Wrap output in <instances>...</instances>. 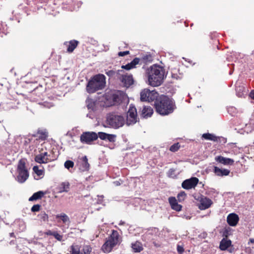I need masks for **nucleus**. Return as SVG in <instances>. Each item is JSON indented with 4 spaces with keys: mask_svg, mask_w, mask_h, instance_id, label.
<instances>
[{
    "mask_svg": "<svg viewBox=\"0 0 254 254\" xmlns=\"http://www.w3.org/2000/svg\"><path fill=\"white\" fill-rule=\"evenodd\" d=\"M146 73L148 84L153 87L160 86L166 77L164 68L157 64L150 66Z\"/></svg>",
    "mask_w": 254,
    "mask_h": 254,
    "instance_id": "f257e3e1",
    "label": "nucleus"
},
{
    "mask_svg": "<svg viewBox=\"0 0 254 254\" xmlns=\"http://www.w3.org/2000/svg\"><path fill=\"white\" fill-rule=\"evenodd\" d=\"M174 101L166 96H161L155 101L156 112L161 115H168L175 109Z\"/></svg>",
    "mask_w": 254,
    "mask_h": 254,
    "instance_id": "f03ea898",
    "label": "nucleus"
},
{
    "mask_svg": "<svg viewBox=\"0 0 254 254\" xmlns=\"http://www.w3.org/2000/svg\"><path fill=\"white\" fill-rule=\"evenodd\" d=\"M106 84V77L104 75L98 74L92 77L88 81L86 86L87 92L93 93L103 89Z\"/></svg>",
    "mask_w": 254,
    "mask_h": 254,
    "instance_id": "7ed1b4c3",
    "label": "nucleus"
},
{
    "mask_svg": "<svg viewBox=\"0 0 254 254\" xmlns=\"http://www.w3.org/2000/svg\"><path fill=\"white\" fill-rule=\"evenodd\" d=\"M105 123L108 127L117 129L124 125L125 118L121 115L112 113L107 115Z\"/></svg>",
    "mask_w": 254,
    "mask_h": 254,
    "instance_id": "20e7f679",
    "label": "nucleus"
},
{
    "mask_svg": "<svg viewBox=\"0 0 254 254\" xmlns=\"http://www.w3.org/2000/svg\"><path fill=\"white\" fill-rule=\"evenodd\" d=\"M120 244L119 233L115 230H113L112 233L108 238L102 247V250L104 253H110L113 248Z\"/></svg>",
    "mask_w": 254,
    "mask_h": 254,
    "instance_id": "39448f33",
    "label": "nucleus"
},
{
    "mask_svg": "<svg viewBox=\"0 0 254 254\" xmlns=\"http://www.w3.org/2000/svg\"><path fill=\"white\" fill-rule=\"evenodd\" d=\"M18 175L16 178V181L19 183H24L29 177V172L26 166V160L20 159L18 163L17 167Z\"/></svg>",
    "mask_w": 254,
    "mask_h": 254,
    "instance_id": "423d86ee",
    "label": "nucleus"
},
{
    "mask_svg": "<svg viewBox=\"0 0 254 254\" xmlns=\"http://www.w3.org/2000/svg\"><path fill=\"white\" fill-rule=\"evenodd\" d=\"M107 100H110V105H116L121 103H126L128 99L126 94L123 91L118 90L107 96Z\"/></svg>",
    "mask_w": 254,
    "mask_h": 254,
    "instance_id": "0eeeda50",
    "label": "nucleus"
},
{
    "mask_svg": "<svg viewBox=\"0 0 254 254\" xmlns=\"http://www.w3.org/2000/svg\"><path fill=\"white\" fill-rule=\"evenodd\" d=\"M137 119L136 109L134 106L130 105L127 115V125L129 126L134 124L136 123Z\"/></svg>",
    "mask_w": 254,
    "mask_h": 254,
    "instance_id": "6e6552de",
    "label": "nucleus"
},
{
    "mask_svg": "<svg viewBox=\"0 0 254 254\" xmlns=\"http://www.w3.org/2000/svg\"><path fill=\"white\" fill-rule=\"evenodd\" d=\"M92 248L90 246L84 245L79 247L78 245H72L71 246V254H90Z\"/></svg>",
    "mask_w": 254,
    "mask_h": 254,
    "instance_id": "1a4fd4ad",
    "label": "nucleus"
},
{
    "mask_svg": "<svg viewBox=\"0 0 254 254\" xmlns=\"http://www.w3.org/2000/svg\"><path fill=\"white\" fill-rule=\"evenodd\" d=\"M157 93H154L148 89H144L140 93V100L141 101L151 102L157 97Z\"/></svg>",
    "mask_w": 254,
    "mask_h": 254,
    "instance_id": "9d476101",
    "label": "nucleus"
},
{
    "mask_svg": "<svg viewBox=\"0 0 254 254\" xmlns=\"http://www.w3.org/2000/svg\"><path fill=\"white\" fill-rule=\"evenodd\" d=\"M97 138L98 135L94 132H84L80 136L81 141L86 143H90L91 142L96 140Z\"/></svg>",
    "mask_w": 254,
    "mask_h": 254,
    "instance_id": "9b49d317",
    "label": "nucleus"
},
{
    "mask_svg": "<svg viewBox=\"0 0 254 254\" xmlns=\"http://www.w3.org/2000/svg\"><path fill=\"white\" fill-rule=\"evenodd\" d=\"M198 182V179L197 178L192 177L183 181L182 184V187L184 189H191L194 188L197 185Z\"/></svg>",
    "mask_w": 254,
    "mask_h": 254,
    "instance_id": "f8f14e48",
    "label": "nucleus"
},
{
    "mask_svg": "<svg viewBox=\"0 0 254 254\" xmlns=\"http://www.w3.org/2000/svg\"><path fill=\"white\" fill-rule=\"evenodd\" d=\"M212 204V201L210 199L202 196L199 200L198 208L201 210H205L210 207Z\"/></svg>",
    "mask_w": 254,
    "mask_h": 254,
    "instance_id": "ddd939ff",
    "label": "nucleus"
},
{
    "mask_svg": "<svg viewBox=\"0 0 254 254\" xmlns=\"http://www.w3.org/2000/svg\"><path fill=\"white\" fill-rule=\"evenodd\" d=\"M120 80L123 85L126 87H129L133 83L132 75L131 74L123 75Z\"/></svg>",
    "mask_w": 254,
    "mask_h": 254,
    "instance_id": "4468645a",
    "label": "nucleus"
},
{
    "mask_svg": "<svg viewBox=\"0 0 254 254\" xmlns=\"http://www.w3.org/2000/svg\"><path fill=\"white\" fill-rule=\"evenodd\" d=\"M239 221V217L234 213L229 214L227 217V222L231 226H236Z\"/></svg>",
    "mask_w": 254,
    "mask_h": 254,
    "instance_id": "2eb2a0df",
    "label": "nucleus"
},
{
    "mask_svg": "<svg viewBox=\"0 0 254 254\" xmlns=\"http://www.w3.org/2000/svg\"><path fill=\"white\" fill-rule=\"evenodd\" d=\"M153 113L152 108L148 106H144L141 110V116L144 118L150 117Z\"/></svg>",
    "mask_w": 254,
    "mask_h": 254,
    "instance_id": "dca6fc26",
    "label": "nucleus"
},
{
    "mask_svg": "<svg viewBox=\"0 0 254 254\" xmlns=\"http://www.w3.org/2000/svg\"><path fill=\"white\" fill-rule=\"evenodd\" d=\"M169 202L171 205L172 209L177 211L181 210L182 206L179 204L177 200L175 197H170L169 198Z\"/></svg>",
    "mask_w": 254,
    "mask_h": 254,
    "instance_id": "f3484780",
    "label": "nucleus"
},
{
    "mask_svg": "<svg viewBox=\"0 0 254 254\" xmlns=\"http://www.w3.org/2000/svg\"><path fill=\"white\" fill-rule=\"evenodd\" d=\"M79 168L81 171H86L89 169V164L86 156L82 157L80 162H79Z\"/></svg>",
    "mask_w": 254,
    "mask_h": 254,
    "instance_id": "a211bd4d",
    "label": "nucleus"
},
{
    "mask_svg": "<svg viewBox=\"0 0 254 254\" xmlns=\"http://www.w3.org/2000/svg\"><path fill=\"white\" fill-rule=\"evenodd\" d=\"M79 42L75 40H71L69 42H66L64 45L67 46V51L69 53L72 52L76 48Z\"/></svg>",
    "mask_w": 254,
    "mask_h": 254,
    "instance_id": "6ab92c4d",
    "label": "nucleus"
},
{
    "mask_svg": "<svg viewBox=\"0 0 254 254\" xmlns=\"http://www.w3.org/2000/svg\"><path fill=\"white\" fill-rule=\"evenodd\" d=\"M217 162L224 165H232L234 163V160L230 158H225L221 156H217L215 158Z\"/></svg>",
    "mask_w": 254,
    "mask_h": 254,
    "instance_id": "aec40b11",
    "label": "nucleus"
},
{
    "mask_svg": "<svg viewBox=\"0 0 254 254\" xmlns=\"http://www.w3.org/2000/svg\"><path fill=\"white\" fill-rule=\"evenodd\" d=\"M140 62V59L138 58H134L130 63L125 65H122V68L127 70H129L135 67V65Z\"/></svg>",
    "mask_w": 254,
    "mask_h": 254,
    "instance_id": "412c9836",
    "label": "nucleus"
},
{
    "mask_svg": "<svg viewBox=\"0 0 254 254\" xmlns=\"http://www.w3.org/2000/svg\"><path fill=\"white\" fill-rule=\"evenodd\" d=\"M214 172L218 176H228L230 173V171L228 169H221L217 167H215Z\"/></svg>",
    "mask_w": 254,
    "mask_h": 254,
    "instance_id": "4be33fe9",
    "label": "nucleus"
},
{
    "mask_svg": "<svg viewBox=\"0 0 254 254\" xmlns=\"http://www.w3.org/2000/svg\"><path fill=\"white\" fill-rule=\"evenodd\" d=\"M231 245V241L230 240L223 239L220 243L219 248L222 251L226 250Z\"/></svg>",
    "mask_w": 254,
    "mask_h": 254,
    "instance_id": "5701e85b",
    "label": "nucleus"
},
{
    "mask_svg": "<svg viewBox=\"0 0 254 254\" xmlns=\"http://www.w3.org/2000/svg\"><path fill=\"white\" fill-rule=\"evenodd\" d=\"M131 248L135 253L140 252L143 249L142 244L138 241H136L135 243H132Z\"/></svg>",
    "mask_w": 254,
    "mask_h": 254,
    "instance_id": "b1692460",
    "label": "nucleus"
},
{
    "mask_svg": "<svg viewBox=\"0 0 254 254\" xmlns=\"http://www.w3.org/2000/svg\"><path fill=\"white\" fill-rule=\"evenodd\" d=\"M35 161L38 163L42 164L48 163L49 161V159L48 157H45V156L40 154L35 156Z\"/></svg>",
    "mask_w": 254,
    "mask_h": 254,
    "instance_id": "393cba45",
    "label": "nucleus"
},
{
    "mask_svg": "<svg viewBox=\"0 0 254 254\" xmlns=\"http://www.w3.org/2000/svg\"><path fill=\"white\" fill-rule=\"evenodd\" d=\"M153 61V57L150 54H145L142 55L141 58L140 59V62L144 64L150 63Z\"/></svg>",
    "mask_w": 254,
    "mask_h": 254,
    "instance_id": "a878e982",
    "label": "nucleus"
},
{
    "mask_svg": "<svg viewBox=\"0 0 254 254\" xmlns=\"http://www.w3.org/2000/svg\"><path fill=\"white\" fill-rule=\"evenodd\" d=\"M33 172L37 175L38 177V178H36L35 177V179L39 180L40 178H42L44 176V171L43 169H39L38 166H35L33 168Z\"/></svg>",
    "mask_w": 254,
    "mask_h": 254,
    "instance_id": "bb28decb",
    "label": "nucleus"
},
{
    "mask_svg": "<svg viewBox=\"0 0 254 254\" xmlns=\"http://www.w3.org/2000/svg\"><path fill=\"white\" fill-rule=\"evenodd\" d=\"M45 193L43 191H39L34 193L29 198V201H32L41 198Z\"/></svg>",
    "mask_w": 254,
    "mask_h": 254,
    "instance_id": "cd10ccee",
    "label": "nucleus"
},
{
    "mask_svg": "<svg viewBox=\"0 0 254 254\" xmlns=\"http://www.w3.org/2000/svg\"><path fill=\"white\" fill-rule=\"evenodd\" d=\"M56 217L57 219L60 218L63 222L65 224H68L70 223V220L68 216L64 213L57 214L56 216Z\"/></svg>",
    "mask_w": 254,
    "mask_h": 254,
    "instance_id": "c85d7f7f",
    "label": "nucleus"
},
{
    "mask_svg": "<svg viewBox=\"0 0 254 254\" xmlns=\"http://www.w3.org/2000/svg\"><path fill=\"white\" fill-rule=\"evenodd\" d=\"M202 137L205 139L214 141H218V137L217 136L209 133L203 134Z\"/></svg>",
    "mask_w": 254,
    "mask_h": 254,
    "instance_id": "c756f323",
    "label": "nucleus"
},
{
    "mask_svg": "<svg viewBox=\"0 0 254 254\" xmlns=\"http://www.w3.org/2000/svg\"><path fill=\"white\" fill-rule=\"evenodd\" d=\"M86 103L88 109H90L92 111L96 109V103L94 100L88 98L86 100Z\"/></svg>",
    "mask_w": 254,
    "mask_h": 254,
    "instance_id": "7c9ffc66",
    "label": "nucleus"
},
{
    "mask_svg": "<svg viewBox=\"0 0 254 254\" xmlns=\"http://www.w3.org/2000/svg\"><path fill=\"white\" fill-rule=\"evenodd\" d=\"M236 95L239 97H242L244 96L245 91L243 86H237L236 88Z\"/></svg>",
    "mask_w": 254,
    "mask_h": 254,
    "instance_id": "2f4dec72",
    "label": "nucleus"
},
{
    "mask_svg": "<svg viewBox=\"0 0 254 254\" xmlns=\"http://www.w3.org/2000/svg\"><path fill=\"white\" fill-rule=\"evenodd\" d=\"M69 184L68 183L63 182L61 184L60 188V192H67L69 190Z\"/></svg>",
    "mask_w": 254,
    "mask_h": 254,
    "instance_id": "473e14b6",
    "label": "nucleus"
},
{
    "mask_svg": "<svg viewBox=\"0 0 254 254\" xmlns=\"http://www.w3.org/2000/svg\"><path fill=\"white\" fill-rule=\"evenodd\" d=\"M38 217L41 221L45 222L48 221V215L44 211H42L39 214H38Z\"/></svg>",
    "mask_w": 254,
    "mask_h": 254,
    "instance_id": "72a5a7b5",
    "label": "nucleus"
},
{
    "mask_svg": "<svg viewBox=\"0 0 254 254\" xmlns=\"http://www.w3.org/2000/svg\"><path fill=\"white\" fill-rule=\"evenodd\" d=\"M3 34H6V26L1 23H0V36L2 37Z\"/></svg>",
    "mask_w": 254,
    "mask_h": 254,
    "instance_id": "f704fd0d",
    "label": "nucleus"
},
{
    "mask_svg": "<svg viewBox=\"0 0 254 254\" xmlns=\"http://www.w3.org/2000/svg\"><path fill=\"white\" fill-rule=\"evenodd\" d=\"M187 194L185 193V191H182L180 193H178L177 195V198L179 202H182L184 201L186 197Z\"/></svg>",
    "mask_w": 254,
    "mask_h": 254,
    "instance_id": "c9c22d12",
    "label": "nucleus"
},
{
    "mask_svg": "<svg viewBox=\"0 0 254 254\" xmlns=\"http://www.w3.org/2000/svg\"><path fill=\"white\" fill-rule=\"evenodd\" d=\"M64 167L69 170L70 168H72L74 166V162L70 160H67L64 162Z\"/></svg>",
    "mask_w": 254,
    "mask_h": 254,
    "instance_id": "e433bc0d",
    "label": "nucleus"
},
{
    "mask_svg": "<svg viewBox=\"0 0 254 254\" xmlns=\"http://www.w3.org/2000/svg\"><path fill=\"white\" fill-rule=\"evenodd\" d=\"M180 147V145L179 143H176L171 146L170 147V150L172 152H176L177 151L179 148Z\"/></svg>",
    "mask_w": 254,
    "mask_h": 254,
    "instance_id": "4c0bfd02",
    "label": "nucleus"
},
{
    "mask_svg": "<svg viewBox=\"0 0 254 254\" xmlns=\"http://www.w3.org/2000/svg\"><path fill=\"white\" fill-rule=\"evenodd\" d=\"M53 237H54V238L59 241H60V242L64 241V239H63V235L60 234L57 231H55V233Z\"/></svg>",
    "mask_w": 254,
    "mask_h": 254,
    "instance_id": "58836bf2",
    "label": "nucleus"
},
{
    "mask_svg": "<svg viewBox=\"0 0 254 254\" xmlns=\"http://www.w3.org/2000/svg\"><path fill=\"white\" fill-rule=\"evenodd\" d=\"M116 135L107 133L106 136V140H108L110 142H115L116 140Z\"/></svg>",
    "mask_w": 254,
    "mask_h": 254,
    "instance_id": "ea45409f",
    "label": "nucleus"
},
{
    "mask_svg": "<svg viewBox=\"0 0 254 254\" xmlns=\"http://www.w3.org/2000/svg\"><path fill=\"white\" fill-rule=\"evenodd\" d=\"M41 207V205L40 204H35L34 205L31 209V210L32 212H38L40 210Z\"/></svg>",
    "mask_w": 254,
    "mask_h": 254,
    "instance_id": "a19ab883",
    "label": "nucleus"
},
{
    "mask_svg": "<svg viewBox=\"0 0 254 254\" xmlns=\"http://www.w3.org/2000/svg\"><path fill=\"white\" fill-rule=\"evenodd\" d=\"M107 133L103 132H99L98 137H99L102 140H106V136Z\"/></svg>",
    "mask_w": 254,
    "mask_h": 254,
    "instance_id": "79ce46f5",
    "label": "nucleus"
},
{
    "mask_svg": "<svg viewBox=\"0 0 254 254\" xmlns=\"http://www.w3.org/2000/svg\"><path fill=\"white\" fill-rule=\"evenodd\" d=\"M44 107L50 108L51 107L54 106V104L52 103H50L48 102H44L41 104Z\"/></svg>",
    "mask_w": 254,
    "mask_h": 254,
    "instance_id": "37998d69",
    "label": "nucleus"
},
{
    "mask_svg": "<svg viewBox=\"0 0 254 254\" xmlns=\"http://www.w3.org/2000/svg\"><path fill=\"white\" fill-rule=\"evenodd\" d=\"M172 78L176 79H180L182 78V76L178 75L177 73L172 72Z\"/></svg>",
    "mask_w": 254,
    "mask_h": 254,
    "instance_id": "c03bdc74",
    "label": "nucleus"
},
{
    "mask_svg": "<svg viewBox=\"0 0 254 254\" xmlns=\"http://www.w3.org/2000/svg\"><path fill=\"white\" fill-rule=\"evenodd\" d=\"M177 251H178V253H179L180 254H182L184 251L183 247L180 246V245H178L177 246Z\"/></svg>",
    "mask_w": 254,
    "mask_h": 254,
    "instance_id": "a18cd8bd",
    "label": "nucleus"
},
{
    "mask_svg": "<svg viewBox=\"0 0 254 254\" xmlns=\"http://www.w3.org/2000/svg\"><path fill=\"white\" fill-rule=\"evenodd\" d=\"M128 54H129V51L120 52L118 53V55L119 56L123 57V56L128 55Z\"/></svg>",
    "mask_w": 254,
    "mask_h": 254,
    "instance_id": "49530a36",
    "label": "nucleus"
},
{
    "mask_svg": "<svg viewBox=\"0 0 254 254\" xmlns=\"http://www.w3.org/2000/svg\"><path fill=\"white\" fill-rule=\"evenodd\" d=\"M47 1H48V0H34L35 4H37L38 3H46V2H47Z\"/></svg>",
    "mask_w": 254,
    "mask_h": 254,
    "instance_id": "de8ad7c7",
    "label": "nucleus"
},
{
    "mask_svg": "<svg viewBox=\"0 0 254 254\" xmlns=\"http://www.w3.org/2000/svg\"><path fill=\"white\" fill-rule=\"evenodd\" d=\"M175 170L174 169H170L168 173V175L169 177H172L174 175Z\"/></svg>",
    "mask_w": 254,
    "mask_h": 254,
    "instance_id": "09e8293b",
    "label": "nucleus"
},
{
    "mask_svg": "<svg viewBox=\"0 0 254 254\" xmlns=\"http://www.w3.org/2000/svg\"><path fill=\"white\" fill-rule=\"evenodd\" d=\"M4 108H5V110H9L13 107L10 105V103H7L5 105V107Z\"/></svg>",
    "mask_w": 254,
    "mask_h": 254,
    "instance_id": "8fccbe9b",
    "label": "nucleus"
},
{
    "mask_svg": "<svg viewBox=\"0 0 254 254\" xmlns=\"http://www.w3.org/2000/svg\"><path fill=\"white\" fill-rule=\"evenodd\" d=\"M55 231H51V230H49V231H48L46 233V235H49V236H54V234H55Z\"/></svg>",
    "mask_w": 254,
    "mask_h": 254,
    "instance_id": "3c124183",
    "label": "nucleus"
},
{
    "mask_svg": "<svg viewBox=\"0 0 254 254\" xmlns=\"http://www.w3.org/2000/svg\"><path fill=\"white\" fill-rule=\"evenodd\" d=\"M250 97L253 99H254V90H252L250 93Z\"/></svg>",
    "mask_w": 254,
    "mask_h": 254,
    "instance_id": "603ef678",
    "label": "nucleus"
},
{
    "mask_svg": "<svg viewBox=\"0 0 254 254\" xmlns=\"http://www.w3.org/2000/svg\"><path fill=\"white\" fill-rule=\"evenodd\" d=\"M236 110V109L233 107H230L228 108V112L230 113V112H234Z\"/></svg>",
    "mask_w": 254,
    "mask_h": 254,
    "instance_id": "864d4df0",
    "label": "nucleus"
},
{
    "mask_svg": "<svg viewBox=\"0 0 254 254\" xmlns=\"http://www.w3.org/2000/svg\"><path fill=\"white\" fill-rule=\"evenodd\" d=\"M114 184L116 186H120L121 184L119 181H115V182H114Z\"/></svg>",
    "mask_w": 254,
    "mask_h": 254,
    "instance_id": "5fc2aeb1",
    "label": "nucleus"
},
{
    "mask_svg": "<svg viewBox=\"0 0 254 254\" xmlns=\"http://www.w3.org/2000/svg\"><path fill=\"white\" fill-rule=\"evenodd\" d=\"M43 156H45V157H48V153L45 152L44 153H41Z\"/></svg>",
    "mask_w": 254,
    "mask_h": 254,
    "instance_id": "6e6d98bb",
    "label": "nucleus"
},
{
    "mask_svg": "<svg viewBox=\"0 0 254 254\" xmlns=\"http://www.w3.org/2000/svg\"><path fill=\"white\" fill-rule=\"evenodd\" d=\"M113 72V71L110 70V71H109L108 72H107V74L108 75L110 76V75H111L112 74Z\"/></svg>",
    "mask_w": 254,
    "mask_h": 254,
    "instance_id": "4d7b16f0",
    "label": "nucleus"
},
{
    "mask_svg": "<svg viewBox=\"0 0 254 254\" xmlns=\"http://www.w3.org/2000/svg\"><path fill=\"white\" fill-rule=\"evenodd\" d=\"M250 241L251 243L254 244V239H250Z\"/></svg>",
    "mask_w": 254,
    "mask_h": 254,
    "instance_id": "13d9d810",
    "label": "nucleus"
},
{
    "mask_svg": "<svg viewBox=\"0 0 254 254\" xmlns=\"http://www.w3.org/2000/svg\"><path fill=\"white\" fill-rule=\"evenodd\" d=\"M124 224H125V222L123 221H121L119 223V225H123Z\"/></svg>",
    "mask_w": 254,
    "mask_h": 254,
    "instance_id": "bf43d9fd",
    "label": "nucleus"
},
{
    "mask_svg": "<svg viewBox=\"0 0 254 254\" xmlns=\"http://www.w3.org/2000/svg\"><path fill=\"white\" fill-rule=\"evenodd\" d=\"M108 49H109V47H108V46H107V47H106V48H105V51H107V50H108Z\"/></svg>",
    "mask_w": 254,
    "mask_h": 254,
    "instance_id": "052dcab7",
    "label": "nucleus"
},
{
    "mask_svg": "<svg viewBox=\"0 0 254 254\" xmlns=\"http://www.w3.org/2000/svg\"><path fill=\"white\" fill-rule=\"evenodd\" d=\"M10 236H11V237H12V236H13V235H14V233H10Z\"/></svg>",
    "mask_w": 254,
    "mask_h": 254,
    "instance_id": "680f3d73",
    "label": "nucleus"
},
{
    "mask_svg": "<svg viewBox=\"0 0 254 254\" xmlns=\"http://www.w3.org/2000/svg\"><path fill=\"white\" fill-rule=\"evenodd\" d=\"M229 251L230 253H232V250H231V249H230V250H229Z\"/></svg>",
    "mask_w": 254,
    "mask_h": 254,
    "instance_id": "e2e57ef3",
    "label": "nucleus"
}]
</instances>
